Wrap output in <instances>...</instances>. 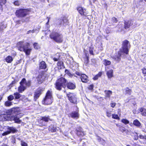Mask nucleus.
I'll return each mask as SVG.
<instances>
[{"label":"nucleus","instance_id":"nucleus-57","mask_svg":"<svg viewBox=\"0 0 146 146\" xmlns=\"http://www.w3.org/2000/svg\"><path fill=\"white\" fill-rule=\"evenodd\" d=\"M13 86V85L11 83H10L9 85L7 86V88L8 89L10 90L11 89V88Z\"/></svg>","mask_w":146,"mask_h":146},{"label":"nucleus","instance_id":"nucleus-22","mask_svg":"<svg viewBox=\"0 0 146 146\" xmlns=\"http://www.w3.org/2000/svg\"><path fill=\"white\" fill-rule=\"evenodd\" d=\"M7 1V0H0V10L1 11H3V5H5Z\"/></svg>","mask_w":146,"mask_h":146},{"label":"nucleus","instance_id":"nucleus-11","mask_svg":"<svg viewBox=\"0 0 146 146\" xmlns=\"http://www.w3.org/2000/svg\"><path fill=\"white\" fill-rule=\"evenodd\" d=\"M7 113H14L18 115L20 113V110L19 108H13L6 111Z\"/></svg>","mask_w":146,"mask_h":146},{"label":"nucleus","instance_id":"nucleus-23","mask_svg":"<svg viewBox=\"0 0 146 146\" xmlns=\"http://www.w3.org/2000/svg\"><path fill=\"white\" fill-rule=\"evenodd\" d=\"M42 72L41 74H39L36 78L39 84H40L42 82L41 79L42 78V76L44 74L43 71H42Z\"/></svg>","mask_w":146,"mask_h":146},{"label":"nucleus","instance_id":"nucleus-47","mask_svg":"<svg viewBox=\"0 0 146 146\" xmlns=\"http://www.w3.org/2000/svg\"><path fill=\"white\" fill-rule=\"evenodd\" d=\"M94 88V85L92 84L90 85L88 87V89L91 90H93Z\"/></svg>","mask_w":146,"mask_h":146},{"label":"nucleus","instance_id":"nucleus-50","mask_svg":"<svg viewBox=\"0 0 146 146\" xmlns=\"http://www.w3.org/2000/svg\"><path fill=\"white\" fill-rule=\"evenodd\" d=\"M21 144L22 146H28L27 144L23 141H21Z\"/></svg>","mask_w":146,"mask_h":146},{"label":"nucleus","instance_id":"nucleus-19","mask_svg":"<svg viewBox=\"0 0 146 146\" xmlns=\"http://www.w3.org/2000/svg\"><path fill=\"white\" fill-rule=\"evenodd\" d=\"M82 81L84 83H86L88 81V76L85 74H83L80 77Z\"/></svg>","mask_w":146,"mask_h":146},{"label":"nucleus","instance_id":"nucleus-29","mask_svg":"<svg viewBox=\"0 0 146 146\" xmlns=\"http://www.w3.org/2000/svg\"><path fill=\"white\" fill-rule=\"evenodd\" d=\"M67 96L69 101H72V98L73 96H74L75 95L72 93L69 92L67 94Z\"/></svg>","mask_w":146,"mask_h":146},{"label":"nucleus","instance_id":"nucleus-28","mask_svg":"<svg viewBox=\"0 0 146 146\" xmlns=\"http://www.w3.org/2000/svg\"><path fill=\"white\" fill-rule=\"evenodd\" d=\"M48 129L51 132H54L56 131L57 129L53 125H51L49 127Z\"/></svg>","mask_w":146,"mask_h":146},{"label":"nucleus","instance_id":"nucleus-31","mask_svg":"<svg viewBox=\"0 0 146 146\" xmlns=\"http://www.w3.org/2000/svg\"><path fill=\"white\" fill-rule=\"evenodd\" d=\"M33 46L34 49L37 50L40 48V46L37 42H35L33 44Z\"/></svg>","mask_w":146,"mask_h":146},{"label":"nucleus","instance_id":"nucleus-6","mask_svg":"<svg viewBox=\"0 0 146 146\" xmlns=\"http://www.w3.org/2000/svg\"><path fill=\"white\" fill-rule=\"evenodd\" d=\"M49 37L57 43H61L63 41L62 35L58 32H52L50 34Z\"/></svg>","mask_w":146,"mask_h":146},{"label":"nucleus","instance_id":"nucleus-7","mask_svg":"<svg viewBox=\"0 0 146 146\" xmlns=\"http://www.w3.org/2000/svg\"><path fill=\"white\" fill-rule=\"evenodd\" d=\"M53 100V98L51 92H47L42 102L44 104H52Z\"/></svg>","mask_w":146,"mask_h":146},{"label":"nucleus","instance_id":"nucleus-56","mask_svg":"<svg viewBox=\"0 0 146 146\" xmlns=\"http://www.w3.org/2000/svg\"><path fill=\"white\" fill-rule=\"evenodd\" d=\"M107 116L110 117L111 116V114L110 112H108V111H107L106 112Z\"/></svg>","mask_w":146,"mask_h":146},{"label":"nucleus","instance_id":"nucleus-16","mask_svg":"<svg viewBox=\"0 0 146 146\" xmlns=\"http://www.w3.org/2000/svg\"><path fill=\"white\" fill-rule=\"evenodd\" d=\"M57 66L59 70L64 68H65L64 63L62 61H58L57 63Z\"/></svg>","mask_w":146,"mask_h":146},{"label":"nucleus","instance_id":"nucleus-45","mask_svg":"<svg viewBox=\"0 0 146 146\" xmlns=\"http://www.w3.org/2000/svg\"><path fill=\"white\" fill-rule=\"evenodd\" d=\"M133 134L134 135V139L136 140H137L138 138L137 133L136 132H135Z\"/></svg>","mask_w":146,"mask_h":146},{"label":"nucleus","instance_id":"nucleus-36","mask_svg":"<svg viewBox=\"0 0 146 146\" xmlns=\"http://www.w3.org/2000/svg\"><path fill=\"white\" fill-rule=\"evenodd\" d=\"M77 134L78 136H83L84 135V132L81 130V131H77Z\"/></svg>","mask_w":146,"mask_h":146},{"label":"nucleus","instance_id":"nucleus-10","mask_svg":"<svg viewBox=\"0 0 146 146\" xmlns=\"http://www.w3.org/2000/svg\"><path fill=\"white\" fill-rule=\"evenodd\" d=\"M59 20V22L58 23V25L60 26H65L68 23V20L65 15L62 16Z\"/></svg>","mask_w":146,"mask_h":146},{"label":"nucleus","instance_id":"nucleus-46","mask_svg":"<svg viewBox=\"0 0 146 146\" xmlns=\"http://www.w3.org/2000/svg\"><path fill=\"white\" fill-rule=\"evenodd\" d=\"M14 99V97L13 95H11L8 97V100L9 101H11Z\"/></svg>","mask_w":146,"mask_h":146},{"label":"nucleus","instance_id":"nucleus-14","mask_svg":"<svg viewBox=\"0 0 146 146\" xmlns=\"http://www.w3.org/2000/svg\"><path fill=\"white\" fill-rule=\"evenodd\" d=\"M121 52L122 51L121 50L118 51L117 54L113 56V58L118 62H119L121 60Z\"/></svg>","mask_w":146,"mask_h":146},{"label":"nucleus","instance_id":"nucleus-60","mask_svg":"<svg viewBox=\"0 0 146 146\" xmlns=\"http://www.w3.org/2000/svg\"><path fill=\"white\" fill-rule=\"evenodd\" d=\"M120 130L122 132H123L125 131V129L124 128H120Z\"/></svg>","mask_w":146,"mask_h":146},{"label":"nucleus","instance_id":"nucleus-2","mask_svg":"<svg viewBox=\"0 0 146 146\" xmlns=\"http://www.w3.org/2000/svg\"><path fill=\"white\" fill-rule=\"evenodd\" d=\"M14 120L15 122L17 123H20L21 121L17 115H13L12 114L6 113L0 115V121Z\"/></svg>","mask_w":146,"mask_h":146},{"label":"nucleus","instance_id":"nucleus-34","mask_svg":"<svg viewBox=\"0 0 146 146\" xmlns=\"http://www.w3.org/2000/svg\"><path fill=\"white\" fill-rule=\"evenodd\" d=\"M14 95L16 99H18L21 97V95L19 93L16 92L14 94Z\"/></svg>","mask_w":146,"mask_h":146},{"label":"nucleus","instance_id":"nucleus-1","mask_svg":"<svg viewBox=\"0 0 146 146\" xmlns=\"http://www.w3.org/2000/svg\"><path fill=\"white\" fill-rule=\"evenodd\" d=\"M24 43L23 41L18 42L16 44V46L19 50L24 52L27 55H29L32 50V48L30 47V44L28 42L25 44Z\"/></svg>","mask_w":146,"mask_h":146},{"label":"nucleus","instance_id":"nucleus-62","mask_svg":"<svg viewBox=\"0 0 146 146\" xmlns=\"http://www.w3.org/2000/svg\"><path fill=\"white\" fill-rule=\"evenodd\" d=\"M16 23L17 24H19L21 23V21L20 20L17 21Z\"/></svg>","mask_w":146,"mask_h":146},{"label":"nucleus","instance_id":"nucleus-44","mask_svg":"<svg viewBox=\"0 0 146 146\" xmlns=\"http://www.w3.org/2000/svg\"><path fill=\"white\" fill-rule=\"evenodd\" d=\"M112 118L116 119H119L118 115L115 114H113L112 115Z\"/></svg>","mask_w":146,"mask_h":146},{"label":"nucleus","instance_id":"nucleus-12","mask_svg":"<svg viewBox=\"0 0 146 146\" xmlns=\"http://www.w3.org/2000/svg\"><path fill=\"white\" fill-rule=\"evenodd\" d=\"M133 25V22L132 20L124 21V28L125 29H129L130 27Z\"/></svg>","mask_w":146,"mask_h":146},{"label":"nucleus","instance_id":"nucleus-55","mask_svg":"<svg viewBox=\"0 0 146 146\" xmlns=\"http://www.w3.org/2000/svg\"><path fill=\"white\" fill-rule=\"evenodd\" d=\"M102 74V72H99L98 74H97L98 78L100 77L101 76Z\"/></svg>","mask_w":146,"mask_h":146},{"label":"nucleus","instance_id":"nucleus-43","mask_svg":"<svg viewBox=\"0 0 146 146\" xmlns=\"http://www.w3.org/2000/svg\"><path fill=\"white\" fill-rule=\"evenodd\" d=\"M89 48V52L90 54L92 55H94V53L93 51V48H91V47H90Z\"/></svg>","mask_w":146,"mask_h":146},{"label":"nucleus","instance_id":"nucleus-3","mask_svg":"<svg viewBox=\"0 0 146 146\" xmlns=\"http://www.w3.org/2000/svg\"><path fill=\"white\" fill-rule=\"evenodd\" d=\"M30 12L31 10L29 9L19 8L16 10L15 14L17 18H23L29 15Z\"/></svg>","mask_w":146,"mask_h":146},{"label":"nucleus","instance_id":"nucleus-9","mask_svg":"<svg viewBox=\"0 0 146 146\" xmlns=\"http://www.w3.org/2000/svg\"><path fill=\"white\" fill-rule=\"evenodd\" d=\"M76 9L81 15L84 17L88 16V12L87 11L86 9L84 8L81 6L77 7H76Z\"/></svg>","mask_w":146,"mask_h":146},{"label":"nucleus","instance_id":"nucleus-33","mask_svg":"<svg viewBox=\"0 0 146 146\" xmlns=\"http://www.w3.org/2000/svg\"><path fill=\"white\" fill-rule=\"evenodd\" d=\"M72 98V101H70V102L74 104H76L77 102V98L76 97V96H73Z\"/></svg>","mask_w":146,"mask_h":146},{"label":"nucleus","instance_id":"nucleus-42","mask_svg":"<svg viewBox=\"0 0 146 146\" xmlns=\"http://www.w3.org/2000/svg\"><path fill=\"white\" fill-rule=\"evenodd\" d=\"M121 122L125 124H128L129 123V121L125 119H123L121 120Z\"/></svg>","mask_w":146,"mask_h":146},{"label":"nucleus","instance_id":"nucleus-37","mask_svg":"<svg viewBox=\"0 0 146 146\" xmlns=\"http://www.w3.org/2000/svg\"><path fill=\"white\" fill-rule=\"evenodd\" d=\"M139 138L141 139H142L144 140V143L146 144V135H145L144 136L142 135H140L139 136Z\"/></svg>","mask_w":146,"mask_h":146},{"label":"nucleus","instance_id":"nucleus-32","mask_svg":"<svg viewBox=\"0 0 146 146\" xmlns=\"http://www.w3.org/2000/svg\"><path fill=\"white\" fill-rule=\"evenodd\" d=\"M104 62V64L105 66L109 65L111 64V62L109 60H107L106 59H104L103 60Z\"/></svg>","mask_w":146,"mask_h":146},{"label":"nucleus","instance_id":"nucleus-18","mask_svg":"<svg viewBox=\"0 0 146 146\" xmlns=\"http://www.w3.org/2000/svg\"><path fill=\"white\" fill-rule=\"evenodd\" d=\"M85 56L83 57L84 61V62L85 65L87 66L89 62V56L88 54L86 53L85 54Z\"/></svg>","mask_w":146,"mask_h":146},{"label":"nucleus","instance_id":"nucleus-25","mask_svg":"<svg viewBox=\"0 0 146 146\" xmlns=\"http://www.w3.org/2000/svg\"><path fill=\"white\" fill-rule=\"evenodd\" d=\"M5 60L7 63H11L13 60V58L11 56H8L5 58Z\"/></svg>","mask_w":146,"mask_h":146},{"label":"nucleus","instance_id":"nucleus-39","mask_svg":"<svg viewBox=\"0 0 146 146\" xmlns=\"http://www.w3.org/2000/svg\"><path fill=\"white\" fill-rule=\"evenodd\" d=\"M65 72L67 74V75L70 77H72V74H71L69 70L67 69H65Z\"/></svg>","mask_w":146,"mask_h":146},{"label":"nucleus","instance_id":"nucleus-13","mask_svg":"<svg viewBox=\"0 0 146 146\" xmlns=\"http://www.w3.org/2000/svg\"><path fill=\"white\" fill-rule=\"evenodd\" d=\"M17 130L16 128L13 127H9L8 128V130L3 133L2 135L3 136L7 135L11 133H14L16 132Z\"/></svg>","mask_w":146,"mask_h":146},{"label":"nucleus","instance_id":"nucleus-61","mask_svg":"<svg viewBox=\"0 0 146 146\" xmlns=\"http://www.w3.org/2000/svg\"><path fill=\"white\" fill-rule=\"evenodd\" d=\"M53 60L54 61H58L59 60V58H58L55 57H54L53 58Z\"/></svg>","mask_w":146,"mask_h":146},{"label":"nucleus","instance_id":"nucleus-41","mask_svg":"<svg viewBox=\"0 0 146 146\" xmlns=\"http://www.w3.org/2000/svg\"><path fill=\"white\" fill-rule=\"evenodd\" d=\"M5 105L7 106H9L12 105V102L8 101H6L5 103Z\"/></svg>","mask_w":146,"mask_h":146},{"label":"nucleus","instance_id":"nucleus-15","mask_svg":"<svg viewBox=\"0 0 146 146\" xmlns=\"http://www.w3.org/2000/svg\"><path fill=\"white\" fill-rule=\"evenodd\" d=\"M66 86L68 89L72 90H74L76 88V85L75 83H73L72 82H67L66 84Z\"/></svg>","mask_w":146,"mask_h":146},{"label":"nucleus","instance_id":"nucleus-51","mask_svg":"<svg viewBox=\"0 0 146 146\" xmlns=\"http://www.w3.org/2000/svg\"><path fill=\"white\" fill-rule=\"evenodd\" d=\"M112 21L113 22L116 23L118 21L117 19L115 17H113L112 18Z\"/></svg>","mask_w":146,"mask_h":146},{"label":"nucleus","instance_id":"nucleus-20","mask_svg":"<svg viewBox=\"0 0 146 146\" xmlns=\"http://www.w3.org/2000/svg\"><path fill=\"white\" fill-rule=\"evenodd\" d=\"M70 117L73 118L78 119L79 117V114L78 112H73L70 114Z\"/></svg>","mask_w":146,"mask_h":146},{"label":"nucleus","instance_id":"nucleus-24","mask_svg":"<svg viewBox=\"0 0 146 146\" xmlns=\"http://www.w3.org/2000/svg\"><path fill=\"white\" fill-rule=\"evenodd\" d=\"M113 70L111 69L107 72L106 75L109 78H111L113 77Z\"/></svg>","mask_w":146,"mask_h":146},{"label":"nucleus","instance_id":"nucleus-21","mask_svg":"<svg viewBox=\"0 0 146 146\" xmlns=\"http://www.w3.org/2000/svg\"><path fill=\"white\" fill-rule=\"evenodd\" d=\"M7 27V25L5 24L3 22L0 23V32H3Z\"/></svg>","mask_w":146,"mask_h":146},{"label":"nucleus","instance_id":"nucleus-4","mask_svg":"<svg viewBox=\"0 0 146 146\" xmlns=\"http://www.w3.org/2000/svg\"><path fill=\"white\" fill-rule=\"evenodd\" d=\"M19 84L20 85L18 88V91H24L27 87H29L31 86V81L29 80L27 81L26 79L23 78L20 82Z\"/></svg>","mask_w":146,"mask_h":146},{"label":"nucleus","instance_id":"nucleus-40","mask_svg":"<svg viewBox=\"0 0 146 146\" xmlns=\"http://www.w3.org/2000/svg\"><path fill=\"white\" fill-rule=\"evenodd\" d=\"M112 94V92H106V93L105 97L106 98H109L110 96Z\"/></svg>","mask_w":146,"mask_h":146},{"label":"nucleus","instance_id":"nucleus-5","mask_svg":"<svg viewBox=\"0 0 146 146\" xmlns=\"http://www.w3.org/2000/svg\"><path fill=\"white\" fill-rule=\"evenodd\" d=\"M67 82V80L64 78L61 77L56 80L55 84V87L57 90H61L62 87L64 88L66 87Z\"/></svg>","mask_w":146,"mask_h":146},{"label":"nucleus","instance_id":"nucleus-52","mask_svg":"<svg viewBox=\"0 0 146 146\" xmlns=\"http://www.w3.org/2000/svg\"><path fill=\"white\" fill-rule=\"evenodd\" d=\"M75 74L78 76H81L83 74H82L79 71H76Z\"/></svg>","mask_w":146,"mask_h":146},{"label":"nucleus","instance_id":"nucleus-38","mask_svg":"<svg viewBox=\"0 0 146 146\" xmlns=\"http://www.w3.org/2000/svg\"><path fill=\"white\" fill-rule=\"evenodd\" d=\"M42 119L44 121L45 123L46 122H47L50 119V118H49V117H46L44 116V117H42Z\"/></svg>","mask_w":146,"mask_h":146},{"label":"nucleus","instance_id":"nucleus-27","mask_svg":"<svg viewBox=\"0 0 146 146\" xmlns=\"http://www.w3.org/2000/svg\"><path fill=\"white\" fill-rule=\"evenodd\" d=\"M133 124L134 125L137 127H140L141 126V123L137 119L134 120L133 121Z\"/></svg>","mask_w":146,"mask_h":146},{"label":"nucleus","instance_id":"nucleus-26","mask_svg":"<svg viewBox=\"0 0 146 146\" xmlns=\"http://www.w3.org/2000/svg\"><path fill=\"white\" fill-rule=\"evenodd\" d=\"M41 94L40 92H35L34 94V100L35 101H36L37 99L39 98Z\"/></svg>","mask_w":146,"mask_h":146},{"label":"nucleus","instance_id":"nucleus-17","mask_svg":"<svg viewBox=\"0 0 146 146\" xmlns=\"http://www.w3.org/2000/svg\"><path fill=\"white\" fill-rule=\"evenodd\" d=\"M39 66L40 69H45L47 67V64L44 61H42L39 63Z\"/></svg>","mask_w":146,"mask_h":146},{"label":"nucleus","instance_id":"nucleus-35","mask_svg":"<svg viewBox=\"0 0 146 146\" xmlns=\"http://www.w3.org/2000/svg\"><path fill=\"white\" fill-rule=\"evenodd\" d=\"M39 122L40 123L39 125L40 126H44L46 125L45 122L42 118L39 121Z\"/></svg>","mask_w":146,"mask_h":146},{"label":"nucleus","instance_id":"nucleus-63","mask_svg":"<svg viewBox=\"0 0 146 146\" xmlns=\"http://www.w3.org/2000/svg\"><path fill=\"white\" fill-rule=\"evenodd\" d=\"M21 60H19L17 61V62H16V64H18L21 63Z\"/></svg>","mask_w":146,"mask_h":146},{"label":"nucleus","instance_id":"nucleus-49","mask_svg":"<svg viewBox=\"0 0 146 146\" xmlns=\"http://www.w3.org/2000/svg\"><path fill=\"white\" fill-rule=\"evenodd\" d=\"M19 81V79L16 80L15 79H14L11 82V83L12 84L14 85L16 83H17Z\"/></svg>","mask_w":146,"mask_h":146},{"label":"nucleus","instance_id":"nucleus-53","mask_svg":"<svg viewBox=\"0 0 146 146\" xmlns=\"http://www.w3.org/2000/svg\"><path fill=\"white\" fill-rule=\"evenodd\" d=\"M14 5L16 6H19V3L18 1H15L13 3Z\"/></svg>","mask_w":146,"mask_h":146},{"label":"nucleus","instance_id":"nucleus-64","mask_svg":"<svg viewBox=\"0 0 146 146\" xmlns=\"http://www.w3.org/2000/svg\"><path fill=\"white\" fill-rule=\"evenodd\" d=\"M131 90H130V89H129V88H126V91H130Z\"/></svg>","mask_w":146,"mask_h":146},{"label":"nucleus","instance_id":"nucleus-58","mask_svg":"<svg viewBox=\"0 0 146 146\" xmlns=\"http://www.w3.org/2000/svg\"><path fill=\"white\" fill-rule=\"evenodd\" d=\"M98 78L97 74H96L93 78V79L94 80H98Z\"/></svg>","mask_w":146,"mask_h":146},{"label":"nucleus","instance_id":"nucleus-30","mask_svg":"<svg viewBox=\"0 0 146 146\" xmlns=\"http://www.w3.org/2000/svg\"><path fill=\"white\" fill-rule=\"evenodd\" d=\"M141 115L143 116H146V109L144 108H141L140 110Z\"/></svg>","mask_w":146,"mask_h":146},{"label":"nucleus","instance_id":"nucleus-54","mask_svg":"<svg viewBox=\"0 0 146 146\" xmlns=\"http://www.w3.org/2000/svg\"><path fill=\"white\" fill-rule=\"evenodd\" d=\"M35 32V30L34 29H33L32 30H30L27 32V34H28L31 33H33Z\"/></svg>","mask_w":146,"mask_h":146},{"label":"nucleus","instance_id":"nucleus-59","mask_svg":"<svg viewBox=\"0 0 146 146\" xmlns=\"http://www.w3.org/2000/svg\"><path fill=\"white\" fill-rule=\"evenodd\" d=\"M47 18L48 19V21L47 22V23H46V25H49V20L50 19V18L49 17H47Z\"/></svg>","mask_w":146,"mask_h":146},{"label":"nucleus","instance_id":"nucleus-48","mask_svg":"<svg viewBox=\"0 0 146 146\" xmlns=\"http://www.w3.org/2000/svg\"><path fill=\"white\" fill-rule=\"evenodd\" d=\"M116 104L115 102H111L110 104V106L112 108H114L116 106Z\"/></svg>","mask_w":146,"mask_h":146},{"label":"nucleus","instance_id":"nucleus-8","mask_svg":"<svg viewBox=\"0 0 146 146\" xmlns=\"http://www.w3.org/2000/svg\"><path fill=\"white\" fill-rule=\"evenodd\" d=\"M129 41L127 40H125L122 42V52L126 54H128L129 48L130 45L129 44Z\"/></svg>","mask_w":146,"mask_h":146}]
</instances>
